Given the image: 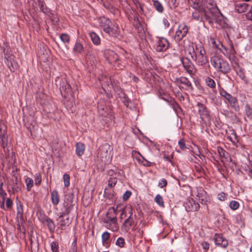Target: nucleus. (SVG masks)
Instances as JSON below:
<instances>
[{"label":"nucleus","instance_id":"f257e3e1","mask_svg":"<svg viewBox=\"0 0 252 252\" xmlns=\"http://www.w3.org/2000/svg\"><path fill=\"white\" fill-rule=\"evenodd\" d=\"M202 4L204 9L206 10L209 16H206L203 11H200L199 9H196L198 11H195L192 13L193 18L197 21H201L202 20V15H204L206 19H213L214 15H217L220 13L219 9L217 6V4L213 0H205V1H201L200 4Z\"/></svg>","mask_w":252,"mask_h":252},{"label":"nucleus","instance_id":"f03ea898","mask_svg":"<svg viewBox=\"0 0 252 252\" xmlns=\"http://www.w3.org/2000/svg\"><path fill=\"white\" fill-rule=\"evenodd\" d=\"M117 210L114 207L109 208L106 214V217L104 219V223L105 227L113 231H116L118 229L119 226L116 220Z\"/></svg>","mask_w":252,"mask_h":252},{"label":"nucleus","instance_id":"7ed1b4c3","mask_svg":"<svg viewBox=\"0 0 252 252\" xmlns=\"http://www.w3.org/2000/svg\"><path fill=\"white\" fill-rule=\"evenodd\" d=\"M211 63L216 70L223 73H226L230 70L229 63L219 56L214 55L212 57Z\"/></svg>","mask_w":252,"mask_h":252},{"label":"nucleus","instance_id":"20e7f679","mask_svg":"<svg viewBox=\"0 0 252 252\" xmlns=\"http://www.w3.org/2000/svg\"><path fill=\"white\" fill-rule=\"evenodd\" d=\"M112 150L111 146L107 143H105L99 147L97 157H99L102 161H109L112 158Z\"/></svg>","mask_w":252,"mask_h":252},{"label":"nucleus","instance_id":"39448f33","mask_svg":"<svg viewBox=\"0 0 252 252\" xmlns=\"http://www.w3.org/2000/svg\"><path fill=\"white\" fill-rule=\"evenodd\" d=\"M198 65H205L208 62L205 49L201 46L197 48V53L193 60Z\"/></svg>","mask_w":252,"mask_h":252},{"label":"nucleus","instance_id":"423d86ee","mask_svg":"<svg viewBox=\"0 0 252 252\" xmlns=\"http://www.w3.org/2000/svg\"><path fill=\"white\" fill-rule=\"evenodd\" d=\"M188 31V27L184 23L180 24L175 32V40L178 42L181 41L187 35Z\"/></svg>","mask_w":252,"mask_h":252},{"label":"nucleus","instance_id":"0eeeda50","mask_svg":"<svg viewBox=\"0 0 252 252\" xmlns=\"http://www.w3.org/2000/svg\"><path fill=\"white\" fill-rule=\"evenodd\" d=\"M72 207L73 205L72 200L68 198H66L65 200L63 203L62 212L59 213L58 214L59 218H62L65 215L69 214L71 211Z\"/></svg>","mask_w":252,"mask_h":252},{"label":"nucleus","instance_id":"6e6552de","mask_svg":"<svg viewBox=\"0 0 252 252\" xmlns=\"http://www.w3.org/2000/svg\"><path fill=\"white\" fill-rule=\"evenodd\" d=\"M0 140L1 147L5 148L8 143L7 127L6 125L2 123H0Z\"/></svg>","mask_w":252,"mask_h":252},{"label":"nucleus","instance_id":"1a4fd4ad","mask_svg":"<svg viewBox=\"0 0 252 252\" xmlns=\"http://www.w3.org/2000/svg\"><path fill=\"white\" fill-rule=\"evenodd\" d=\"M169 47L168 40L163 37H160L158 39L156 44V50L158 52H163L166 50Z\"/></svg>","mask_w":252,"mask_h":252},{"label":"nucleus","instance_id":"9d476101","mask_svg":"<svg viewBox=\"0 0 252 252\" xmlns=\"http://www.w3.org/2000/svg\"><path fill=\"white\" fill-rule=\"evenodd\" d=\"M107 29L108 31H104V32L109 35L116 37L119 34L120 29L117 24L111 21Z\"/></svg>","mask_w":252,"mask_h":252},{"label":"nucleus","instance_id":"9b49d317","mask_svg":"<svg viewBox=\"0 0 252 252\" xmlns=\"http://www.w3.org/2000/svg\"><path fill=\"white\" fill-rule=\"evenodd\" d=\"M182 62L185 70L190 74L193 75L196 72V69L193 63L187 58H184Z\"/></svg>","mask_w":252,"mask_h":252},{"label":"nucleus","instance_id":"f8f14e48","mask_svg":"<svg viewBox=\"0 0 252 252\" xmlns=\"http://www.w3.org/2000/svg\"><path fill=\"white\" fill-rule=\"evenodd\" d=\"M201 1H205V0H188V3L193 8L199 9L200 11H203L206 16H209V15L207 14L202 4H200Z\"/></svg>","mask_w":252,"mask_h":252},{"label":"nucleus","instance_id":"ddd939ff","mask_svg":"<svg viewBox=\"0 0 252 252\" xmlns=\"http://www.w3.org/2000/svg\"><path fill=\"white\" fill-rule=\"evenodd\" d=\"M98 110L100 115L104 116L105 118H106V119H104V120L107 123L112 121L113 117L111 114L110 110H109L108 111L105 110V108L101 106L100 103H98Z\"/></svg>","mask_w":252,"mask_h":252},{"label":"nucleus","instance_id":"4468645a","mask_svg":"<svg viewBox=\"0 0 252 252\" xmlns=\"http://www.w3.org/2000/svg\"><path fill=\"white\" fill-rule=\"evenodd\" d=\"M3 52L5 55V59L6 60L5 63L10 71L14 72L15 69H17L18 67L17 63L13 60L12 56H8L5 54V49H4Z\"/></svg>","mask_w":252,"mask_h":252},{"label":"nucleus","instance_id":"2eb2a0df","mask_svg":"<svg viewBox=\"0 0 252 252\" xmlns=\"http://www.w3.org/2000/svg\"><path fill=\"white\" fill-rule=\"evenodd\" d=\"M105 56L106 60L110 63H116L119 60L117 54L111 50H107L105 52Z\"/></svg>","mask_w":252,"mask_h":252},{"label":"nucleus","instance_id":"dca6fc26","mask_svg":"<svg viewBox=\"0 0 252 252\" xmlns=\"http://www.w3.org/2000/svg\"><path fill=\"white\" fill-rule=\"evenodd\" d=\"M132 211V208L130 206H126L125 208H123L121 209L120 219L126 220V219L131 218Z\"/></svg>","mask_w":252,"mask_h":252},{"label":"nucleus","instance_id":"f3484780","mask_svg":"<svg viewBox=\"0 0 252 252\" xmlns=\"http://www.w3.org/2000/svg\"><path fill=\"white\" fill-rule=\"evenodd\" d=\"M214 241L217 245L221 247L225 248L228 245L227 240L221 234H215L214 236Z\"/></svg>","mask_w":252,"mask_h":252},{"label":"nucleus","instance_id":"a211bd4d","mask_svg":"<svg viewBox=\"0 0 252 252\" xmlns=\"http://www.w3.org/2000/svg\"><path fill=\"white\" fill-rule=\"evenodd\" d=\"M199 113L201 119L205 122H209L210 120L209 112L206 108L203 105L199 106Z\"/></svg>","mask_w":252,"mask_h":252},{"label":"nucleus","instance_id":"6ab92c4d","mask_svg":"<svg viewBox=\"0 0 252 252\" xmlns=\"http://www.w3.org/2000/svg\"><path fill=\"white\" fill-rule=\"evenodd\" d=\"M99 27L103 31H108L109 24H110V20L105 17H100L98 19Z\"/></svg>","mask_w":252,"mask_h":252},{"label":"nucleus","instance_id":"aec40b11","mask_svg":"<svg viewBox=\"0 0 252 252\" xmlns=\"http://www.w3.org/2000/svg\"><path fill=\"white\" fill-rule=\"evenodd\" d=\"M197 199L202 204H206L209 201L210 197L207 194V193L203 190H200L197 194Z\"/></svg>","mask_w":252,"mask_h":252},{"label":"nucleus","instance_id":"412c9836","mask_svg":"<svg viewBox=\"0 0 252 252\" xmlns=\"http://www.w3.org/2000/svg\"><path fill=\"white\" fill-rule=\"evenodd\" d=\"M226 99L228 101L231 106L236 111H238L239 110L240 107L238 102L235 97L229 94Z\"/></svg>","mask_w":252,"mask_h":252},{"label":"nucleus","instance_id":"4be33fe9","mask_svg":"<svg viewBox=\"0 0 252 252\" xmlns=\"http://www.w3.org/2000/svg\"><path fill=\"white\" fill-rule=\"evenodd\" d=\"M63 217L62 218H59L58 220V223L62 230H64L66 227L68 226L71 222V220L69 217H67L65 219H64Z\"/></svg>","mask_w":252,"mask_h":252},{"label":"nucleus","instance_id":"5701e85b","mask_svg":"<svg viewBox=\"0 0 252 252\" xmlns=\"http://www.w3.org/2000/svg\"><path fill=\"white\" fill-rule=\"evenodd\" d=\"M248 4L244 2L237 1L235 3V9L238 13H243L247 9Z\"/></svg>","mask_w":252,"mask_h":252},{"label":"nucleus","instance_id":"b1692460","mask_svg":"<svg viewBox=\"0 0 252 252\" xmlns=\"http://www.w3.org/2000/svg\"><path fill=\"white\" fill-rule=\"evenodd\" d=\"M198 47V46H196L195 49L192 44H189L185 50L186 54L190 55L192 60L194 59L196 55L197 48Z\"/></svg>","mask_w":252,"mask_h":252},{"label":"nucleus","instance_id":"393cba45","mask_svg":"<svg viewBox=\"0 0 252 252\" xmlns=\"http://www.w3.org/2000/svg\"><path fill=\"white\" fill-rule=\"evenodd\" d=\"M90 37L94 44L98 45L100 43V39L99 36L94 32H91L89 33Z\"/></svg>","mask_w":252,"mask_h":252},{"label":"nucleus","instance_id":"a878e982","mask_svg":"<svg viewBox=\"0 0 252 252\" xmlns=\"http://www.w3.org/2000/svg\"><path fill=\"white\" fill-rule=\"evenodd\" d=\"M85 145L82 143H77L76 145V155L80 157L82 156L85 151Z\"/></svg>","mask_w":252,"mask_h":252},{"label":"nucleus","instance_id":"bb28decb","mask_svg":"<svg viewBox=\"0 0 252 252\" xmlns=\"http://www.w3.org/2000/svg\"><path fill=\"white\" fill-rule=\"evenodd\" d=\"M133 220L131 218L126 219L123 223L122 229L126 232H127L130 229Z\"/></svg>","mask_w":252,"mask_h":252},{"label":"nucleus","instance_id":"cd10ccee","mask_svg":"<svg viewBox=\"0 0 252 252\" xmlns=\"http://www.w3.org/2000/svg\"><path fill=\"white\" fill-rule=\"evenodd\" d=\"M187 205L189 207V211H196L199 208V205L198 203H195L193 200H189Z\"/></svg>","mask_w":252,"mask_h":252},{"label":"nucleus","instance_id":"c85d7f7f","mask_svg":"<svg viewBox=\"0 0 252 252\" xmlns=\"http://www.w3.org/2000/svg\"><path fill=\"white\" fill-rule=\"evenodd\" d=\"M51 201L54 205H57L60 201L58 193L57 190H53L51 194Z\"/></svg>","mask_w":252,"mask_h":252},{"label":"nucleus","instance_id":"c756f323","mask_svg":"<svg viewBox=\"0 0 252 252\" xmlns=\"http://www.w3.org/2000/svg\"><path fill=\"white\" fill-rule=\"evenodd\" d=\"M17 205V218H19L21 220H23V206L20 202L16 203Z\"/></svg>","mask_w":252,"mask_h":252},{"label":"nucleus","instance_id":"7c9ffc66","mask_svg":"<svg viewBox=\"0 0 252 252\" xmlns=\"http://www.w3.org/2000/svg\"><path fill=\"white\" fill-rule=\"evenodd\" d=\"M45 221L50 231H53L55 229V225L53 220L49 218H46Z\"/></svg>","mask_w":252,"mask_h":252},{"label":"nucleus","instance_id":"2f4dec72","mask_svg":"<svg viewBox=\"0 0 252 252\" xmlns=\"http://www.w3.org/2000/svg\"><path fill=\"white\" fill-rule=\"evenodd\" d=\"M245 113L248 118L252 121V108L248 104L246 105L245 107Z\"/></svg>","mask_w":252,"mask_h":252},{"label":"nucleus","instance_id":"473e14b6","mask_svg":"<svg viewBox=\"0 0 252 252\" xmlns=\"http://www.w3.org/2000/svg\"><path fill=\"white\" fill-rule=\"evenodd\" d=\"M153 5L155 9L159 13H162L163 11L164 8L161 4V3H160L158 0H154L153 2Z\"/></svg>","mask_w":252,"mask_h":252},{"label":"nucleus","instance_id":"72a5a7b5","mask_svg":"<svg viewBox=\"0 0 252 252\" xmlns=\"http://www.w3.org/2000/svg\"><path fill=\"white\" fill-rule=\"evenodd\" d=\"M83 46L81 43L76 42L73 47V52L75 53H81L83 50Z\"/></svg>","mask_w":252,"mask_h":252},{"label":"nucleus","instance_id":"f704fd0d","mask_svg":"<svg viewBox=\"0 0 252 252\" xmlns=\"http://www.w3.org/2000/svg\"><path fill=\"white\" fill-rule=\"evenodd\" d=\"M27 189L30 191L33 186V181L32 179L28 177L25 180Z\"/></svg>","mask_w":252,"mask_h":252},{"label":"nucleus","instance_id":"c9c22d12","mask_svg":"<svg viewBox=\"0 0 252 252\" xmlns=\"http://www.w3.org/2000/svg\"><path fill=\"white\" fill-rule=\"evenodd\" d=\"M229 206L232 210L238 209L240 206L239 203L235 200H232L230 202Z\"/></svg>","mask_w":252,"mask_h":252},{"label":"nucleus","instance_id":"e433bc0d","mask_svg":"<svg viewBox=\"0 0 252 252\" xmlns=\"http://www.w3.org/2000/svg\"><path fill=\"white\" fill-rule=\"evenodd\" d=\"M113 170H110L108 172V174L109 175L112 176L114 179H120L121 177V170H118L117 172H116L114 173V174L113 173Z\"/></svg>","mask_w":252,"mask_h":252},{"label":"nucleus","instance_id":"4c0bfd02","mask_svg":"<svg viewBox=\"0 0 252 252\" xmlns=\"http://www.w3.org/2000/svg\"><path fill=\"white\" fill-rule=\"evenodd\" d=\"M60 38L64 44L68 43L70 40L69 35L66 33H62L60 35Z\"/></svg>","mask_w":252,"mask_h":252},{"label":"nucleus","instance_id":"58836bf2","mask_svg":"<svg viewBox=\"0 0 252 252\" xmlns=\"http://www.w3.org/2000/svg\"><path fill=\"white\" fill-rule=\"evenodd\" d=\"M155 200L159 206H161V207L164 206L163 198H162V197L160 195H159V194L157 195L155 197Z\"/></svg>","mask_w":252,"mask_h":252},{"label":"nucleus","instance_id":"ea45409f","mask_svg":"<svg viewBox=\"0 0 252 252\" xmlns=\"http://www.w3.org/2000/svg\"><path fill=\"white\" fill-rule=\"evenodd\" d=\"M206 83L207 85L211 88H214L216 86V83L215 81L211 78L207 77L206 79Z\"/></svg>","mask_w":252,"mask_h":252},{"label":"nucleus","instance_id":"a19ab883","mask_svg":"<svg viewBox=\"0 0 252 252\" xmlns=\"http://www.w3.org/2000/svg\"><path fill=\"white\" fill-rule=\"evenodd\" d=\"M179 81H180L181 84L185 85L187 87H189L191 86L190 82L186 77L180 78Z\"/></svg>","mask_w":252,"mask_h":252},{"label":"nucleus","instance_id":"79ce46f5","mask_svg":"<svg viewBox=\"0 0 252 252\" xmlns=\"http://www.w3.org/2000/svg\"><path fill=\"white\" fill-rule=\"evenodd\" d=\"M63 180L64 182V185L65 187H68L70 185V176L67 174H64L63 175Z\"/></svg>","mask_w":252,"mask_h":252},{"label":"nucleus","instance_id":"37998d69","mask_svg":"<svg viewBox=\"0 0 252 252\" xmlns=\"http://www.w3.org/2000/svg\"><path fill=\"white\" fill-rule=\"evenodd\" d=\"M125 244V239L122 237L118 238L116 242V245L120 248L123 247L124 246Z\"/></svg>","mask_w":252,"mask_h":252},{"label":"nucleus","instance_id":"c03bdc74","mask_svg":"<svg viewBox=\"0 0 252 252\" xmlns=\"http://www.w3.org/2000/svg\"><path fill=\"white\" fill-rule=\"evenodd\" d=\"M110 238V233L107 231L104 232L102 233L101 235V239L102 243L104 244L108 240V239Z\"/></svg>","mask_w":252,"mask_h":252},{"label":"nucleus","instance_id":"a18cd8bd","mask_svg":"<svg viewBox=\"0 0 252 252\" xmlns=\"http://www.w3.org/2000/svg\"><path fill=\"white\" fill-rule=\"evenodd\" d=\"M35 184L39 185L41 182V175L40 173H37L34 176Z\"/></svg>","mask_w":252,"mask_h":252},{"label":"nucleus","instance_id":"49530a36","mask_svg":"<svg viewBox=\"0 0 252 252\" xmlns=\"http://www.w3.org/2000/svg\"><path fill=\"white\" fill-rule=\"evenodd\" d=\"M217 198L219 200L224 201L226 199L227 195L224 192H220L218 194Z\"/></svg>","mask_w":252,"mask_h":252},{"label":"nucleus","instance_id":"de8ad7c7","mask_svg":"<svg viewBox=\"0 0 252 252\" xmlns=\"http://www.w3.org/2000/svg\"><path fill=\"white\" fill-rule=\"evenodd\" d=\"M38 5L40 8V10L44 13H46L47 10L44 8V2L41 0H38Z\"/></svg>","mask_w":252,"mask_h":252},{"label":"nucleus","instance_id":"09e8293b","mask_svg":"<svg viewBox=\"0 0 252 252\" xmlns=\"http://www.w3.org/2000/svg\"><path fill=\"white\" fill-rule=\"evenodd\" d=\"M51 247L53 252H58V245L56 242H52Z\"/></svg>","mask_w":252,"mask_h":252},{"label":"nucleus","instance_id":"8fccbe9b","mask_svg":"<svg viewBox=\"0 0 252 252\" xmlns=\"http://www.w3.org/2000/svg\"><path fill=\"white\" fill-rule=\"evenodd\" d=\"M132 156L134 158H135L138 163H141L140 157L141 156L139 152H134L132 153Z\"/></svg>","mask_w":252,"mask_h":252},{"label":"nucleus","instance_id":"3c124183","mask_svg":"<svg viewBox=\"0 0 252 252\" xmlns=\"http://www.w3.org/2000/svg\"><path fill=\"white\" fill-rule=\"evenodd\" d=\"M131 191H129V190H126L124 194L123 195V199L124 200H127L129 197L130 196H131Z\"/></svg>","mask_w":252,"mask_h":252},{"label":"nucleus","instance_id":"603ef678","mask_svg":"<svg viewBox=\"0 0 252 252\" xmlns=\"http://www.w3.org/2000/svg\"><path fill=\"white\" fill-rule=\"evenodd\" d=\"M7 195L6 192L3 189V183L0 184V197L6 196Z\"/></svg>","mask_w":252,"mask_h":252},{"label":"nucleus","instance_id":"864d4df0","mask_svg":"<svg viewBox=\"0 0 252 252\" xmlns=\"http://www.w3.org/2000/svg\"><path fill=\"white\" fill-rule=\"evenodd\" d=\"M178 144L180 146V148L182 150H185L186 148V145L185 141L183 139H181L178 142Z\"/></svg>","mask_w":252,"mask_h":252},{"label":"nucleus","instance_id":"5fc2aeb1","mask_svg":"<svg viewBox=\"0 0 252 252\" xmlns=\"http://www.w3.org/2000/svg\"><path fill=\"white\" fill-rule=\"evenodd\" d=\"M220 94L221 96L224 97L225 99L227 98V97L230 94L223 90H220Z\"/></svg>","mask_w":252,"mask_h":252},{"label":"nucleus","instance_id":"6e6d98bb","mask_svg":"<svg viewBox=\"0 0 252 252\" xmlns=\"http://www.w3.org/2000/svg\"><path fill=\"white\" fill-rule=\"evenodd\" d=\"M13 205V202L10 198H7L6 200V206L8 208H11Z\"/></svg>","mask_w":252,"mask_h":252},{"label":"nucleus","instance_id":"4d7b16f0","mask_svg":"<svg viewBox=\"0 0 252 252\" xmlns=\"http://www.w3.org/2000/svg\"><path fill=\"white\" fill-rule=\"evenodd\" d=\"M218 152L220 157H225V151L221 147H218Z\"/></svg>","mask_w":252,"mask_h":252},{"label":"nucleus","instance_id":"13d9d810","mask_svg":"<svg viewBox=\"0 0 252 252\" xmlns=\"http://www.w3.org/2000/svg\"><path fill=\"white\" fill-rule=\"evenodd\" d=\"M166 185H167V181L164 179H162L158 183V186L161 188L165 187Z\"/></svg>","mask_w":252,"mask_h":252},{"label":"nucleus","instance_id":"bf43d9fd","mask_svg":"<svg viewBox=\"0 0 252 252\" xmlns=\"http://www.w3.org/2000/svg\"><path fill=\"white\" fill-rule=\"evenodd\" d=\"M202 248L205 250H208L209 249V244L206 242H203L201 243Z\"/></svg>","mask_w":252,"mask_h":252},{"label":"nucleus","instance_id":"052dcab7","mask_svg":"<svg viewBox=\"0 0 252 252\" xmlns=\"http://www.w3.org/2000/svg\"><path fill=\"white\" fill-rule=\"evenodd\" d=\"M246 18L247 19L252 21V6L251 9L246 14Z\"/></svg>","mask_w":252,"mask_h":252},{"label":"nucleus","instance_id":"680f3d73","mask_svg":"<svg viewBox=\"0 0 252 252\" xmlns=\"http://www.w3.org/2000/svg\"><path fill=\"white\" fill-rule=\"evenodd\" d=\"M134 26L135 27V28L137 29L138 32L141 31V25L139 22L138 20L135 21V22H134Z\"/></svg>","mask_w":252,"mask_h":252},{"label":"nucleus","instance_id":"e2e57ef3","mask_svg":"<svg viewBox=\"0 0 252 252\" xmlns=\"http://www.w3.org/2000/svg\"><path fill=\"white\" fill-rule=\"evenodd\" d=\"M144 59H146L147 61H145V63L148 64L150 63V64H152V59L151 56L145 55V58Z\"/></svg>","mask_w":252,"mask_h":252},{"label":"nucleus","instance_id":"0e129e2a","mask_svg":"<svg viewBox=\"0 0 252 252\" xmlns=\"http://www.w3.org/2000/svg\"><path fill=\"white\" fill-rule=\"evenodd\" d=\"M169 3L170 6L171 7H175L177 6V4L176 3V0H169Z\"/></svg>","mask_w":252,"mask_h":252},{"label":"nucleus","instance_id":"69168bd1","mask_svg":"<svg viewBox=\"0 0 252 252\" xmlns=\"http://www.w3.org/2000/svg\"><path fill=\"white\" fill-rule=\"evenodd\" d=\"M66 107L68 108H69L71 111L72 112L73 110H74V103L73 102V99L71 101L70 104H66Z\"/></svg>","mask_w":252,"mask_h":252},{"label":"nucleus","instance_id":"338daca9","mask_svg":"<svg viewBox=\"0 0 252 252\" xmlns=\"http://www.w3.org/2000/svg\"><path fill=\"white\" fill-rule=\"evenodd\" d=\"M64 88H65V92H66V94L68 95V94L69 93L70 95H71V94H70V86L67 83H66L64 85Z\"/></svg>","mask_w":252,"mask_h":252},{"label":"nucleus","instance_id":"774afa93","mask_svg":"<svg viewBox=\"0 0 252 252\" xmlns=\"http://www.w3.org/2000/svg\"><path fill=\"white\" fill-rule=\"evenodd\" d=\"M116 182L117 181L115 179L114 180H110L109 181L108 186L111 188L113 187L115 185Z\"/></svg>","mask_w":252,"mask_h":252}]
</instances>
